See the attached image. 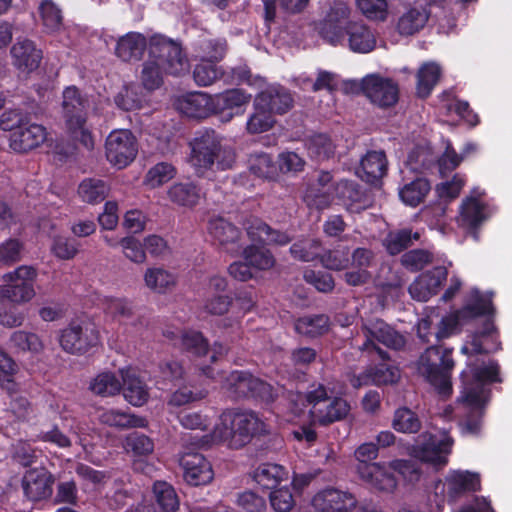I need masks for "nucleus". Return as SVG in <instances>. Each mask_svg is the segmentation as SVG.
Instances as JSON below:
<instances>
[{
	"label": "nucleus",
	"mask_w": 512,
	"mask_h": 512,
	"mask_svg": "<svg viewBox=\"0 0 512 512\" xmlns=\"http://www.w3.org/2000/svg\"><path fill=\"white\" fill-rule=\"evenodd\" d=\"M149 56L141 71L142 84L149 91L162 85L163 73L180 76L189 70V60L182 46L163 35L150 38Z\"/></svg>",
	"instance_id": "f257e3e1"
},
{
	"label": "nucleus",
	"mask_w": 512,
	"mask_h": 512,
	"mask_svg": "<svg viewBox=\"0 0 512 512\" xmlns=\"http://www.w3.org/2000/svg\"><path fill=\"white\" fill-rule=\"evenodd\" d=\"M267 433L266 424L252 410L230 408L220 415L214 437L231 449H241L255 437Z\"/></svg>",
	"instance_id": "f03ea898"
},
{
	"label": "nucleus",
	"mask_w": 512,
	"mask_h": 512,
	"mask_svg": "<svg viewBox=\"0 0 512 512\" xmlns=\"http://www.w3.org/2000/svg\"><path fill=\"white\" fill-rule=\"evenodd\" d=\"M453 348L441 345L427 347L415 363L417 373L422 376L443 400L453 393L452 372L455 367Z\"/></svg>",
	"instance_id": "7ed1b4c3"
},
{
	"label": "nucleus",
	"mask_w": 512,
	"mask_h": 512,
	"mask_svg": "<svg viewBox=\"0 0 512 512\" xmlns=\"http://www.w3.org/2000/svg\"><path fill=\"white\" fill-rule=\"evenodd\" d=\"M190 162L200 169L210 170L216 164L218 170L231 169L236 161L232 147L222 145V137L213 129L203 128L195 132L189 142Z\"/></svg>",
	"instance_id": "20e7f679"
},
{
	"label": "nucleus",
	"mask_w": 512,
	"mask_h": 512,
	"mask_svg": "<svg viewBox=\"0 0 512 512\" xmlns=\"http://www.w3.org/2000/svg\"><path fill=\"white\" fill-rule=\"evenodd\" d=\"M88 100L76 86H68L62 94V117L68 136L87 150H93L94 137L87 126Z\"/></svg>",
	"instance_id": "39448f33"
},
{
	"label": "nucleus",
	"mask_w": 512,
	"mask_h": 512,
	"mask_svg": "<svg viewBox=\"0 0 512 512\" xmlns=\"http://www.w3.org/2000/svg\"><path fill=\"white\" fill-rule=\"evenodd\" d=\"M222 387L227 397L234 401L253 400L268 405L277 398V391L271 384L247 370L231 371Z\"/></svg>",
	"instance_id": "423d86ee"
},
{
	"label": "nucleus",
	"mask_w": 512,
	"mask_h": 512,
	"mask_svg": "<svg viewBox=\"0 0 512 512\" xmlns=\"http://www.w3.org/2000/svg\"><path fill=\"white\" fill-rule=\"evenodd\" d=\"M99 331L94 324L72 321L61 330L59 342L62 349L70 354L83 355L99 344Z\"/></svg>",
	"instance_id": "0eeeda50"
},
{
	"label": "nucleus",
	"mask_w": 512,
	"mask_h": 512,
	"mask_svg": "<svg viewBox=\"0 0 512 512\" xmlns=\"http://www.w3.org/2000/svg\"><path fill=\"white\" fill-rule=\"evenodd\" d=\"M450 452L451 443L448 440L439 439L429 432L420 434L415 443L408 447V454L412 458L430 464L437 470L447 465Z\"/></svg>",
	"instance_id": "6e6552de"
},
{
	"label": "nucleus",
	"mask_w": 512,
	"mask_h": 512,
	"mask_svg": "<svg viewBox=\"0 0 512 512\" xmlns=\"http://www.w3.org/2000/svg\"><path fill=\"white\" fill-rule=\"evenodd\" d=\"M6 284L0 287L3 298L12 303H25L35 296L34 283L37 270L33 266L22 265L5 276Z\"/></svg>",
	"instance_id": "1a4fd4ad"
},
{
	"label": "nucleus",
	"mask_w": 512,
	"mask_h": 512,
	"mask_svg": "<svg viewBox=\"0 0 512 512\" xmlns=\"http://www.w3.org/2000/svg\"><path fill=\"white\" fill-rule=\"evenodd\" d=\"M105 150L109 163L122 169L135 159L138 153V142L128 129L113 130L106 139Z\"/></svg>",
	"instance_id": "9d476101"
},
{
	"label": "nucleus",
	"mask_w": 512,
	"mask_h": 512,
	"mask_svg": "<svg viewBox=\"0 0 512 512\" xmlns=\"http://www.w3.org/2000/svg\"><path fill=\"white\" fill-rule=\"evenodd\" d=\"M360 91L369 101L380 107L390 108L399 100V85L392 78L369 74L360 83Z\"/></svg>",
	"instance_id": "9b49d317"
},
{
	"label": "nucleus",
	"mask_w": 512,
	"mask_h": 512,
	"mask_svg": "<svg viewBox=\"0 0 512 512\" xmlns=\"http://www.w3.org/2000/svg\"><path fill=\"white\" fill-rule=\"evenodd\" d=\"M343 39L337 45L347 47L354 53L367 54L376 48L374 30L363 21H348L342 31Z\"/></svg>",
	"instance_id": "f8f14e48"
},
{
	"label": "nucleus",
	"mask_w": 512,
	"mask_h": 512,
	"mask_svg": "<svg viewBox=\"0 0 512 512\" xmlns=\"http://www.w3.org/2000/svg\"><path fill=\"white\" fill-rule=\"evenodd\" d=\"M311 504L317 512H350L356 507L357 499L349 491L328 486L313 496Z\"/></svg>",
	"instance_id": "ddd939ff"
},
{
	"label": "nucleus",
	"mask_w": 512,
	"mask_h": 512,
	"mask_svg": "<svg viewBox=\"0 0 512 512\" xmlns=\"http://www.w3.org/2000/svg\"><path fill=\"white\" fill-rule=\"evenodd\" d=\"M356 471L359 478L377 492L391 494L398 486V480L389 464H357Z\"/></svg>",
	"instance_id": "4468645a"
},
{
	"label": "nucleus",
	"mask_w": 512,
	"mask_h": 512,
	"mask_svg": "<svg viewBox=\"0 0 512 512\" xmlns=\"http://www.w3.org/2000/svg\"><path fill=\"white\" fill-rule=\"evenodd\" d=\"M54 475L45 467L31 468L22 478L24 495L33 502L45 500L52 495Z\"/></svg>",
	"instance_id": "2eb2a0df"
},
{
	"label": "nucleus",
	"mask_w": 512,
	"mask_h": 512,
	"mask_svg": "<svg viewBox=\"0 0 512 512\" xmlns=\"http://www.w3.org/2000/svg\"><path fill=\"white\" fill-rule=\"evenodd\" d=\"M448 276L444 266H436L421 273L409 286L411 297L417 301L426 302L436 295Z\"/></svg>",
	"instance_id": "dca6fc26"
},
{
	"label": "nucleus",
	"mask_w": 512,
	"mask_h": 512,
	"mask_svg": "<svg viewBox=\"0 0 512 512\" xmlns=\"http://www.w3.org/2000/svg\"><path fill=\"white\" fill-rule=\"evenodd\" d=\"M47 137L46 128L31 121L24 123L9 135V146L17 153H27L39 147Z\"/></svg>",
	"instance_id": "f3484780"
},
{
	"label": "nucleus",
	"mask_w": 512,
	"mask_h": 512,
	"mask_svg": "<svg viewBox=\"0 0 512 512\" xmlns=\"http://www.w3.org/2000/svg\"><path fill=\"white\" fill-rule=\"evenodd\" d=\"M493 297L492 291L482 292L478 288L471 289L465 304L458 310V316L463 322L484 316H495Z\"/></svg>",
	"instance_id": "a211bd4d"
},
{
	"label": "nucleus",
	"mask_w": 512,
	"mask_h": 512,
	"mask_svg": "<svg viewBox=\"0 0 512 512\" xmlns=\"http://www.w3.org/2000/svg\"><path fill=\"white\" fill-rule=\"evenodd\" d=\"M208 233L215 243L228 253L239 251L241 229L224 217L218 216L209 220Z\"/></svg>",
	"instance_id": "6ab92c4d"
},
{
	"label": "nucleus",
	"mask_w": 512,
	"mask_h": 512,
	"mask_svg": "<svg viewBox=\"0 0 512 512\" xmlns=\"http://www.w3.org/2000/svg\"><path fill=\"white\" fill-rule=\"evenodd\" d=\"M185 481L192 486L208 484L214 477L210 462L200 453H186L180 459Z\"/></svg>",
	"instance_id": "aec40b11"
},
{
	"label": "nucleus",
	"mask_w": 512,
	"mask_h": 512,
	"mask_svg": "<svg viewBox=\"0 0 512 512\" xmlns=\"http://www.w3.org/2000/svg\"><path fill=\"white\" fill-rule=\"evenodd\" d=\"M350 9L344 3H335L327 12L321 27V37L333 46L343 39L342 31L349 21Z\"/></svg>",
	"instance_id": "412c9836"
},
{
	"label": "nucleus",
	"mask_w": 512,
	"mask_h": 512,
	"mask_svg": "<svg viewBox=\"0 0 512 512\" xmlns=\"http://www.w3.org/2000/svg\"><path fill=\"white\" fill-rule=\"evenodd\" d=\"M351 406L348 401L340 396H329L320 407L310 410L309 414L312 421L321 427H327L335 422L344 420Z\"/></svg>",
	"instance_id": "4be33fe9"
},
{
	"label": "nucleus",
	"mask_w": 512,
	"mask_h": 512,
	"mask_svg": "<svg viewBox=\"0 0 512 512\" xmlns=\"http://www.w3.org/2000/svg\"><path fill=\"white\" fill-rule=\"evenodd\" d=\"M255 100L260 107H265L278 115L287 113L294 104L290 91L279 84L269 85L256 95Z\"/></svg>",
	"instance_id": "5701e85b"
},
{
	"label": "nucleus",
	"mask_w": 512,
	"mask_h": 512,
	"mask_svg": "<svg viewBox=\"0 0 512 512\" xmlns=\"http://www.w3.org/2000/svg\"><path fill=\"white\" fill-rule=\"evenodd\" d=\"M362 331L366 340L378 341L394 350H400L406 344L405 337L381 319L363 324Z\"/></svg>",
	"instance_id": "b1692460"
},
{
	"label": "nucleus",
	"mask_w": 512,
	"mask_h": 512,
	"mask_svg": "<svg viewBox=\"0 0 512 512\" xmlns=\"http://www.w3.org/2000/svg\"><path fill=\"white\" fill-rule=\"evenodd\" d=\"M447 496L449 500L455 501L460 496L476 492L481 489L480 475L468 470H453L445 478Z\"/></svg>",
	"instance_id": "393cba45"
},
{
	"label": "nucleus",
	"mask_w": 512,
	"mask_h": 512,
	"mask_svg": "<svg viewBox=\"0 0 512 512\" xmlns=\"http://www.w3.org/2000/svg\"><path fill=\"white\" fill-rule=\"evenodd\" d=\"M179 108L189 118L205 119L215 114L214 96L204 92L189 93L179 102Z\"/></svg>",
	"instance_id": "a878e982"
},
{
	"label": "nucleus",
	"mask_w": 512,
	"mask_h": 512,
	"mask_svg": "<svg viewBox=\"0 0 512 512\" xmlns=\"http://www.w3.org/2000/svg\"><path fill=\"white\" fill-rule=\"evenodd\" d=\"M388 170V161L384 151H368L362 157L359 177L367 183L375 184L379 182Z\"/></svg>",
	"instance_id": "bb28decb"
},
{
	"label": "nucleus",
	"mask_w": 512,
	"mask_h": 512,
	"mask_svg": "<svg viewBox=\"0 0 512 512\" xmlns=\"http://www.w3.org/2000/svg\"><path fill=\"white\" fill-rule=\"evenodd\" d=\"M485 220V205L476 196L467 197L461 205L459 225L478 238L477 231Z\"/></svg>",
	"instance_id": "cd10ccee"
},
{
	"label": "nucleus",
	"mask_w": 512,
	"mask_h": 512,
	"mask_svg": "<svg viewBox=\"0 0 512 512\" xmlns=\"http://www.w3.org/2000/svg\"><path fill=\"white\" fill-rule=\"evenodd\" d=\"M15 66L23 71L31 72L39 67L42 51L28 39L16 42L11 48Z\"/></svg>",
	"instance_id": "c85d7f7f"
},
{
	"label": "nucleus",
	"mask_w": 512,
	"mask_h": 512,
	"mask_svg": "<svg viewBox=\"0 0 512 512\" xmlns=\"http://www.w3.org/2000/svg\"><path fill=\"white\" fill-rule=\"evenodd\" d=\"M147 48L145 36L139 32H128L120 37L115 47V54L122 61L140 60Z\"/></svg>",
	"instance_id": "c756f323"
},
{
	"label": "nucleus",
	"mask_w": 512,
	"mask_h": 512,
	"mask_svg": "<svg viewBox=\"0 0 512 512\" xmlns=\"http://www.w3.org/2000/svg\"><path fill=\"white\" fill-rule=\"evenodd\" d=\"M122 388L124 398L133 406H142L149 398L145 382L132 369H122Z\"/></svg>",
	"instance_id": "7c9ffc66"
},
{
	"label": "nucleus",
	"mask_w": 512,
	"mask_h": 512,
	"mask_svg": "<svg viewBox=\"0 0 512 512\" xmlns=\"http://www.w3.org/2000/svg\"><path fill=\"white\" fill-rule=\"evenodd\" d=\"M247 234L253 242H258L261 245L275 244L284 246L291 242V237L287 233L273 229L260 219H255L251 222L247 228Z\"/></svg>",
	"instance_id": "2f4dec72"
},
{
	"label": "nucleus",
	"mask_w": 512,
	"mask_h": 512,
	"mask_svg": "<svg viewBox=\"0 0 512 512\" xmlns=\"http://www.w3.org/2000/svg\"><path fill=\"white\" fill-rule=\"evenodd\" d=\"M334 195L342 205L351 211L365 208V193L361 186L353 180H340L334 187Z\"/></svg>",
	"instance_id": "473e14b6"
},
{
	"label": "nucleus",
	"mask_w": 512,
	"mask_h": 512,
	"mask_svg": "<svg viewBox=\"0 0 512 512\" xmlns=\"http://www.w3.org/2000/svg\"><path fill=\"white\" fill-rule=\"evenodd\" d=\"M167 196L178 206L192 208L199 203L201 188L192 181L177 182L168 189Z\"/></svg>",
	"instance_id": "72a5a7b5"
},
{
	"label": "nucleus",
	"mask_w": 512,
	"mask_h": 512,
	"mask_svg": "<svg viewBox=\"0 0 512 512\" xmlns=\"http://www.w3.org/2000/svg\"><path fill=\"white\" fill-rule=\"evenodd\" d=\"M251 95L241 89H229L214 95L215 114H223L226 111L228 120L233 117L231 112L235 108H241L249 103Z\"/></svg>",
	"instance_id": "f704fd0d"
},
{
	"label": "nucleus",
	"mask_w": 512,
	"mask_h": 512,
	"mask_svg": "<svg viewBox=\"0 0 512 512\" xmlns=\"http://www.w3.org/2000/svg\"><path fill=\"white\" fill-rule=\"evenodd\" d=\"M125 448L135 457L142 458L151 455L154 451V442L147 435L134 431L127 435L125 439ZM135 470L144 471L142 459H135L133 462Z\"/></svg>",
	"instance_id": "c9c22d12"
},
{
	"label": "nucleus",
	"mask_w": 512,
	"mask_h": 512,
	"mask_svg": "<svg viewBox=\"0 0 512 512\" xmlns=\"http://www.w3.org/2000/svg\"><path fill=\"white\" fill-rule=\"evenodd\" d=\"M441 77V68L434 62L424 63L417 72L416 93L419 98H428Z\"/></svg>",
	"instance_id": "e433bc0d"
},
{
	"label": "nucleus",
	"mask_w": 512,
	"mask_h": 512,
	"mask_svg": "<svg viewBox=\"0 0 512 512\" xmlns=\"http://www.w3.org/2000/svg\"><path fill=\"white\" fill-rule=\"evenodd\" d=\"M431 190V184L426 178L418 177L399 189L401 201L410 207L421 204Z\"/></svg>",
	"instance_id": "4c0bfd02"
},
{
	"label": "nucleus",
	"mask_w": 512,
	"mask_h": 512,
	"mask_svg": "<svg viewBox=\"0 0 512 512\" xmlns=\"http://www.w3.org/2000/svg\"><path fill=\"white\" fill-rule=\"evenodd\" d=\"M428 18L429 14L425 9L410 8L399 17L396 30L401 36L414 35L425 26Z\"/></svg>",
	"instance_id": "58836bf2"
},
{
	"label": "nucleus",
	"mask_w": 512,
	"mask_h": 512,
	"mask_svg": "<svg viewBox=\"0 0 512 512\" xmlns=\"http://www.w3.org/2000/svg\"><path fill=\"white\" fill-rule=\"evenodd\" d=\"M286 474L285 468L279 464L263 463L253 473L254 481L263 490H273L281 483Z\"/></svg>",
	"instance_id": "ea45409f"
},
{
	"label": "nucleus",
	"mask_w": 512,
	"mask_h": 512,
	"mask_svg": "<svg viewBox=\"0 0 512 512\" xmlns=\"http://www.w3.org/2000/svg\"><path fill=\"white\" fill-rule=\"evenodd\" d=\"M242 257L253 269L258 271L269 270L276 262L272 252L264 245H247L242 250Z\"/></svg>",
	"instance_id": "a19ab883"
},
{
	"label": "nucleus",
	"mask_w": 512,
	"mask_h": 512,
	"mask_svg": "<svg viewBox=\"0 0 512 512\" xmlns=\"http://www.w3.org/2000/svg\"><path fill=\"white\" fill-rule=\"evenodd\" d=\"M329 317L325 314H316L300 317L295 323L297 333L310 338H316L328 332Z\"/></svg>",
	"instance_id": "79ce46f5"
},
{
	"label": "nucleus",
	"mask_w": 512,
	"mask_h": 512,
	"mask_svg": "<svg viewBox=\"0 0 512 512\" xmlns=\"http://www.w3.org/2000/svg\"><path fill=\"white\" fill-rule=\"evenodd\" d=\"M194 82L200 87H207L224 77V70L216 63L200 59L192 71Z\"/></svg>",
	"instance_id": "37998d69"
},
{
	"label": "nucleus",
	"mask_w": 512,
	"mask_h": 512,
	"mask_svg": "<svg viewBox=\"0 0 512 512\" xmlns=\"http://www.w3.org/2000/svg\"><path fill=\"white\" fill-rule=\"evenodd\" d=\"M99 420L102 424L119 429L144 426V419L118 409L104 410Z\"/></svg>",
	"instance_id": "c03bdc74"
},
{
	"label": "nucleus",
	"mask_w": 512,
	"mask_h": 512,
	"mask_svg": "<svg viewBox=\"0 0 512 512\" xmlns=\"http://www.w3.org/2000/svg\"><path fill=\"white\" fill-rule=\"evenodd\" d=\"M180 348L189 356L202 357L208 353L209 343L201 332L185 330L180 337Z\"/></svg>",
	"instance_id": "a18cd8bd"
},
{
	"label": "nucleus",
	"mask_w": 512,
	"mask_h": 512,
	"mask_svg": "<svg viewBox=\"0 0 512 512\" xmlns=\"http://www.w3.org/2000/svg\"><path fill=\"white\" fill-rule=\"evenodd\" d=\"M249 169L259 178L275 180L278 177V167L268 153H255L249 158Z\"/></svg>",
	"instance_id": "49530a36"
},
{
	"label": "nucleus",
	"mask_w": 512,
	"mask_h": 512,
	"mask_svg": "<svg viewBox=\"0 0 512 512\" xmlns=\"http://www.w3.org/2000/svg\"><path fill=\"white\" fill-rule=\"evenodd\" d=\"M392 427L400 433L415 434L420 431L422 423L416 412L407 407H400L394 412Z\"/></svg>",
	"instance_id": "de8ad7c7"
},
{
	"label": "nucleus",
	"mask_w": 512,
	"mask_h": 512,
	"mask_svg": "<svg viewBox=\"0 0 512 512\" xmlns=\"http://www.w3.org/2000/svg\"><path fill=\"white\" fill-rule=\"evenodd\" d=\"M108 193V186L101 179L86 178L78 186V195L89 204L102 202Z\"/></svg>",
	"instance_id": "09e8293b"
},
{
	"label": "nucleus",
	"mask_w": 512,
	"mask_h": 512,
	"mask_svg": "<svg viewBox=\"0 0 512 512\" xmlns=\"http://www.w3.org/2000/svg\"><path fill=\"white\" fill-rule=\"evenodd\" d=\"M306 145L309 156L317 161L329 159L335 153V145L327 134L312 135Z\"/></svg>",
	"instance_id": "8fccbe9b"
},
{
	"label": "nucleus",
	"mask_w": 512,
	"mask_h": 512,
	"mask_svg": "<svg viewBox=\"0 0 512 512\" xmlns=\"http://www.w3.org/2000/svg\"><path fill=\"white\" fill-rule=\"evenodd\" d=\"M289 250L294 259L303 262L320 260L321 253L323 252L322 243L318 239L299 240L293 243Z\"/></svg>",
	"instance_id": "3c124183"
},
{
	"label": "nucleus",
	"mask_w": 512,
	"mask_h": 512,
	"mask_svg": "<svg viewBox=\"0 0 512 512\" xmlns=\"http://www.w3.org/2000/svg\"><path fill=\"white\" fill-rule=\"evenodd\" d=\"M153 491L162 512H176L179 509V499L172 485L165 481H156Z\"/></svg>",
	"instance_id": "603ef678"
},
{
	"label": "nucleus",
	"mask_w": 512,
	"mask_h": 512,
	"mask_svg": "<svg viewBox=\"0 0 512 512\" xmlns=\"http://www.w3.org/2000/svg\"><path fill=\"white\" fill-rule=\"evenodd\" d=\"M177 175L176 167L168 162H159L146 173L144 184L155 189L169 182Z\"/></svg>",
	"instance_id": "864d4df0"
},
{
	"label": "nucleus",
	"mask_w": 512,
	"mask_h": 512,
	"mask_svg": "<svg viewBox=\"0 0 512 512\" xmlns=\"http://www.w3.org/2000/svg\"><path fill=\"white\" fill-rule=\"evenodd\" d=\"M144 281L150 290L160 294L175 285L174 275L163 268H148L144 274Z\"/></svg>",
	"instance_id": "5fc2aeb1"
},
{
	"label": "nucleus",
	"mask_w": 512,
	"mask_h": 512,
	"mask_svg": "<svg viewBox=\"0 0 512 512\" xmlns=\"http://www.w3.org/2000/svg\"><path fill=\"white\" fill-rule=\"evenodd\" d=\"M90 390L99 396H114L121 391L122 384L112 372L98 374L90 383Z\"/></svg>",
	"instance_id": "6e6d98bb"
},
{
	"label": "nucleus",
	"mask_w": 512,
	"mask_h": 512,
	"mask_svg": "<svg viewBox=\"0 0 512 512\" xmlns=\"http://www.w3.org/2000/svg\"><path fill=\"white\" fill-rule=\"evenodd\" d=\"M275 124L274 113L265 107H260L254 99V112L247 121V131L259 134L270 130Z\"/></svg>",
	"instance_id": "4d7b16f0"
},
{
	"label": "nucleus",
	"mask_w": 512,
	"mask_h": 512,
	"mask_svg": "<svg viewBox=\"0 0 512 512\" xmlns=\"http://www.w3.org/2000/svg\"><path fill=\"white\" fill-rule=\"evenodd\" d=\"M228 50V43L225 38L204 39L199 44V53L201 59H207L213 63H218L225 57Z\"/></svg>",
	"instance_id": "13d9d810"
},
{
	"label": "nucleus",
	"mask_w": 512,
	"mask_h": 512,
	"mask_svg": "<svg viewBox=\"0 0 512 512\" xmlns=\"http://www.w3.org/2000/svg\"><path fill=\"white\" fill-rule=\"evenodd\" d=\"M389 468L393 473H398L409 485H415L422 477L421 467L413 460L394 459L389 462Z\"/></svg>",
	"instance_id": "bf43d9fd"
},
{
	"label": "nucleus",
	"mask_w": 512,
	"mask_h": 512,
	"mask_svg": "<svg viewBox=\"0 0 512 512\" xmlns=\"http://www.w3.org/2000/svg\"><path fill=\"white\" fill-rule=\"evenodd\" d=\"M17 370L16 362L0 349V386L9 394H12L17 389V383L14 380Z\"/></svg>",
	"instance_id": "052dcab7"
},
{
	"label": "nucleus",
	"mask_w": 512,
	"mask_h": 512,
	"mask_svg": "<svg viewBox=\"0 0 512 512\" xmlns=\"http://www.w3.org/2000/svg\"><path fill=\"white\" fill-rule=\"evenodd\" d=\"M80 243L72 237L56 235L52 239L51 253L60 260H71L79 252Z\"/></svg>",
	"instance_id": "680f3d73"
},
{
	"label": "nucleus",
	"mask_w": 512,
	"mask_h": 512,
	"mask_svg": "<svg viewBox=\"0 0 512 512\" xmlns=\"http://www.w3.org/2000/svg\"><path fill=\"white\" fill-rule=\"evenodd\" d=\"M43 26L47 32H56L62 26V12L51 0H44L39 6Z\"/></svg>",
	"instance_id": "e2e57ef3"
},
{
	"label": "nucleus",
	"mask_w": 512,
	"mask_h": 512,
	"mask_svg": "<svg viewBox=\"0 0 512 512\" xmlns=\"http://www.w3.org/2000/svg\"><path fill=\"white\" fill-rule=\"evenodd\" d=\"M106 311L119 322H132L134 317L133 302L127 298H109L106 302Z\"/></svg>",
	"instance_id": "0e129e2a"
},
{
	"label": "nucleus",
	"mask_w": 512,
	"mask_h": 512,
	"mask_svg": "<svg viewBox=\"0 0 512 512\" xmlns=\"http://www.w3.org/2000/svg\"><path fill=\"white\" fill-rule=\"evenodd\" d=\"M412 245V232L410 229H401L397 232H390L383 240L389 255L395 256L406 250Z\"/></svg>",
	"instance_id": "69168bd1"
},
{
	"label": "nucleus",
	"mask_w": 512,
	"mask_h": 512,
	"mask_svg": "<svg viewBox=\"0 0 512 512\" xmlns=\"http://www.w3.org/2000/svg\"><path fill=\"white\" fill-rule=\"evenodd\" d=\"M24 243L18 238H8L0 243V264L10 266L21 260Z\"/></svg>",
	"instance_id": "338daca9"
},
{
	"label": "nucleus",
	"mask_w": 512,
	"mask_h": 512,
	"mask_svg": "<svg viewBox=\"0 0 512 512\" xmlns=\"http://www.w3.org/2000/svg\"><path fill=\"white\" fill-rule=\"evenodd\" d=\"M139 87L135 85L124 86L116 95L115 104L124 111L137 110L142 107V96L138 93Z\"/></svg>",
	"instance_id": "774afa93"
}]
</instances>
